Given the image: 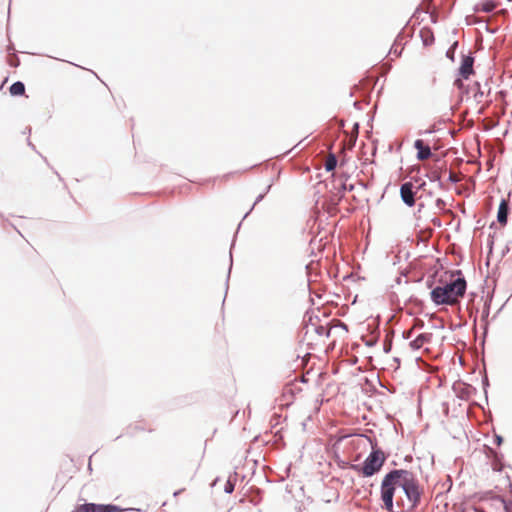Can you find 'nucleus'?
I'll list each match as a JSON object with an SVG mask.
<instances>
[{
	"label": "nucleus",
	"mask_w": 512,
	"mask_h": 512,
	"mask_svg": "<svg viewBox=\"0 0 512 512\" xmlns=\"http://www.w3.org/2000/svg\"><path fill=\"white\" fill-rule=\"evenodd\" d=\"M396 488H402L406 495V501L401 500L398 505L403 509H414L420 500L421 491L415 475L408 470L397 469L392 470L382 480L381 484V499L383 507L389 511H393V497Z\"/></svg>",
	"instance_id": "nucleus-1"
},
{
	"label": "nucleus",
	"mask_w": 512,
	"mask_h": 512,
	"mask_svg": "<svg viewBox=\"0 0 512 512\" xmlns=\"http://www.w3.org/2000/svg\"><path fill=\"white\" fill-rule=\"evenodd\" d=\"M467 283L461 272H444L431 290L430 297L436 305L454 306L466 292Z\"/></svg>",
	"instance_id": "nucleus-2"
},
{
	"label": "nucleus",
	"mask_w": 512,
	"mask_h": 512,
	"mask_svg": "<svg viewBox=\"0 0 512 512\" xmlns=\"http://www.w3.org/2000/svg\"><path fill=\"white\" fill-rule=\"evenodd\" d=\"M386 457L380 449L373 450L362 465H353V469L364 477H370L380 471Z\"/></svg>",
	"instance_id": "nucleus-3"
},
{
	"label": "nucleus",
	"mask_w": 512,
	"mask_h": 512,
	"mask_svg": "<svg viewBox=\"0 0 512 512\" xmlns=\"http://www.w3.org/2000/svg\"><path fill=\"white\" fill-rule=\"evenodd\" d=\"M420 190L426 191V182L421 177H411L400 188V192H418Z\"/></svg>",
	"instance_id": "nucleus-4"
},
{
	"label": "nucleus",
	"mask_w": 512,
	"mask_h": 512,
	"mask_svg": "<svg viewBox=\"0 0 512 512\" xmlns=\"http://www.w3.org/2000/svg\"><path fill=\"white\" fill-rule=\"evenodd\" d=\"M474 59L471 56H465L462 59L459 73L464 79H468L474 73L473 70Z\"/></svg>",
	"instance_id": "nucleus-5"
},
{
	"label": "nucleus",
	"mask_w": 512,
	"mask_h": 512,
	"mask_svg": "<svg viewBox=\"0 0 512 512\" xmlns=\"http://www.w3.org/2000/svg\"><path fill=\"white\" fill-rule=\"evenodd\" d=\"M414 147L417 149V158L421 161L427 160L431 156V149L424 143L423 140L418 139L414 143Z\"/></svg>",
	"instance_id": "nucleus-6"
},
{
	"label": "nucleus",
	"mask_w": 512,
	"mask_h": 512,
	"mask_svg": "<svg viewBox=\"0 0 512 512\" xmlns=\"http://www.w3.org/2000/svg\"><path fill=\"white\" fill-rule=\"evenodd\" d=\"M432 334L431 333H421L416 335L415 339L410 341L409 345L412 349L418 350L422 348L425 344L431 341Z\"/></svg>",
	"instance_id": "nucleus-7"
},
{
	"label": "nucleus",
	"mask_w": 512,
	"mask_h": 512,
	"mask_svg": "<svg viewBox=\"0 0 512 512\" xmlns=\"http://www.w3.org/2000/svg\"><path fill=\"white\" fill-rule=\"evenodd\" d=\"M509 196L510 194L507 199H502L499 205L497 220L501 225L507 223Z\"/></svg>",
	"instance_id": "nucleus-8"
},
{
	"label": "nucleus",
	"mask_w": 512,
	"mask_h": 512,
	"mask_svg": "<svg viewBox=\"0 0 512 512\" xmlns=\"http://www.w3.org/2000/svg\"><path fill=\"white\" fill-rule=\"evenodd\" d=\"M10 93L13 96H20L25 93V86L22 82L18 81L11 85L10 87Z\"/></svg>",
	"instance_id": "nucleus-9"
},
{
	"label": "nucleus",
	"mask_w": 512,
	"mask_h": 512,
	"mask_svg": "<svg viewBox=\"0 0 512 512\" xmlns=\"http://www.w3.org/2000/svg\"><path fill=\"white\" fill-rule=\"evenodd\" d=\"M497 4L492 0L483 1L478 5L477 10L483 12H491L496 8Z\"/></svg>",
	"instance_id": "nucleus-10"
},
{
	"label": "nucleus",
	"mask_w": 512,
	"mask_h": 512,
	"mask_svg": "<svg viewBox=\"0 0 512 512\" xmlns=\"http://www.w3.org/2000/svg\"><path fill=\"white\" fill-rule=\"evenodd\" d=\"M337 166V158L334 154H329L324 163V167L327 171H333Z\"/></svg>",
	"instance_id": "nucleus-11"
},
{
	"label": "nucleus",
	"mask_w": 512,
	"mask_h": 512,
	"mask_svg": "<svg viewBox=\"0 0 512 512\" xmlns=\"http://www.w3.org/2000/svg\"><path fill=\"white\" fill-rule=\"evenodd\" d=\"M71 512H96V504H93V503L81 504V505H78Z\"/></svg>",
	"instance_id": "nucleus-12"
},
{
	"label": "nucleus",
	"mask_w": 512,
	"mask_h": 512,
	"mask_svg": "<svg viewBox=\"0 0 512 512\" xmlns=\"http://www.w3.org/2000/svg\"><path fill=\"white\" fill-rule=\"evenodd\" d=\"M119 509L115 505H97L96 512H118Z\"/></svg>",
	"instance_id": "nucleus-13"
},
{
	"label": "nucleus",
	"mask_w": 512,
	"mask_h": 512,
	"mask_svg": "<svg viewBox=\"0 0 512 512\" xmlns=\"http://www.w3.org/2000/svg\"><path fill=\"white\" fill-rule=\"evenodd\" d=\"M415 194H401L402 200L404 203H406L408 206H413L415 203Z\"/></svg>",
	"instance_id": "nucleus-14"
},
{
	"label": "nucleus",
	"mask_w": 512,
	"mask_h": 512,
	"mask_svg": "<svg viewBox=\"0 0 512 512\" xmlns=\"http://www.w3.org/2000/svg\"><path fill=\"white\" fill-rule=\"evenodd\" d=\"M234 487H235V478L232 479L231 477H229V479L227 480L225 486H224V490L226 493H232L233 490H234Z\"/></svg>",
	"instance_id": "nucleus-15"
},
{
	"label": "nucleus",
	"mask_w": 512,
	"mask_h": 512,
	"mask_svg": "<svg viewBox=\"0 0 512 512\" xmlns=\"http://www.w3.org/2000/svg\"><path fill=\"white\" fill-rule=\"evenodd\" d=\"M415 329H416V325L414 327H412L408 332H407V338H411L413 335H414V332H415Z\"/></svg>",
	"instance_id": "nucleus-16"
},
{
	"label": "nucleus",
	"mask_w": 512,
	"mask_h": 512,
	"mask_svg": "<svg viewBox=\"0 0 512 512\" xmlns=\"http://www.w3.org/2000/svg\"><path fill=\"white\" fill-rule=\"evenodd\" d=\"M343 189L344 190H347V189L352 190L353 189V185L351 183L347 184V182H345L343 184Z\"/></svg>",
	"instance_id": "nucleus-17"
},
{
	"label": "nucleus",
	"mask_w": 512,
	"mask_h": 512,
	"mask_svg": "<svg viewBox=\"0 0 512 512\" xmlns=\"http://www.w3.org/2000/svg\"><path fill=\"white\" fill-rule=\"evenodd\" d=\"M455 85H457L458 87H461V85H462L461 80H460V79H457V80L455 81Z\"/></svg>",
	"instance_id": "nucleus-18"
}]
</instances>
